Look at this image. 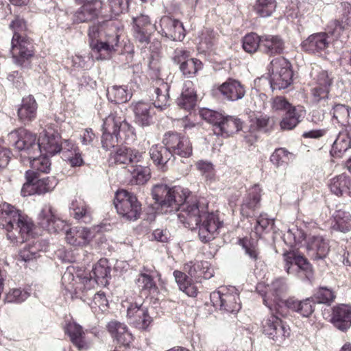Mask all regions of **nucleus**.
Instances as JSON below:
<instances>
[{
	"instance_id": "nucleus-1",
	"label": "nucleus",
	"mask_w": 351,
	"mask_h": 351,
	"mask_svg": "<svg viewBox=\"0 0 351 351\" xmlns=\"http://www.w3.org/2000/svg\"><path fill=\"white\" fill-rule=\"evenodd\" d=\"M152 195L164 213L178 212V218L186 228H198L199 239L204 243L214 239L223 226L215 214L208 212L206 199L192 195L187 189L156 184L152 189Z\"/></svg>"
},
{
	"instance_id": "nucleus-2",
	"label": "nucleus",
	"mask_w": 351,
	"mask_h": 351,
	"mask_svg": "<svg viewBox=\"0 0 351 351\" xmlns=\"http://www.w3.org/2000/svg\"><path fill=\"white\" fill-rule=\"evenodd\" d=\"M0 223L7 231L8 239L15 243L27 241L33 228L27 215L5 202L0 204Z\"/></svg>"
},
{
	"instance_id": "nucleus-3",
	"label": "nucleus",
	"mask_w": 351,
	"mask_h": 351,
	"mask_svg": "<svg viewBox=\"0 0 351 351\" xmlns=\"http://www.w3.org/2000/svg\"><path fill=\"white\" fill-rule=\"evenodd\" d=\"M92 56L97 60H109L117 51L119 35L114 27H105L100 23H94L88 30Z\"/></svg>"
},
{
	"instance_id": "nucleus-4",
	"label": "nucleus",
	"mask_w": 351,
	"mask_h": 351,
	"mask_svg": "<svg viewBox=\"0 0 351 351\" xmlns=\"http://www.w3.org/2000/svg\"><path fill=\"white\" fill-rule=\"evenodd\" d=\"M134 134V128L126 121L122 111L114 109L104 120L102 147L109 150Z\"/></svg>"
},
{
	"instance_id": "nucleus-5",
	"label": "nucleus",
	"mask_w": 351,
	"mask_h": 351,
	"mask_svg": "<svg viewBox=\"0 0 351 351\" xmlns=\"http://www.w3.org/2000/svg\"><path fill=\"white\" fill-rule=\"evenodd\" d=\"M200 115L213 125L214 134L218 136L228 138L242 129L239 119L222 112L204 108L200 110Z\"/></svg>"
},
{
	"instance_id": "nucleus-6",
	"label": "nucleus",
	"mask_w": 351,
	"mask_h": 351,
	"mask_svg": "<svg viewBox=\"0 0 351 351\" xmlns=\"http://www.w3.org/2000/svg\"><path fill=\"white\" fill-rule=\"evenodd\" d=\"M345 29V26L338 20L330 21L325 32H318L310 35L301 43L302 49L308 53H321L329 46L331 39H337Z\"/></svg>"
},
{
	"instance_id": "nucleus-7",
	"label": "nucleus",
	"mask_w": 351,
	"mask_h": 351,
	"mask_svg": "<svg viewBox=\"0 0 351 351\" xmlns=\"http://www.w3.org/2000/svg\"><path fill=\"white\" fill-rule=\"evenodd\" d=\"M310 76L315 86L311 88L313 101L317 104H322L328 99V94L333 84L334 77L332 73L324 70L320 66L314 64L311 66Z\"/></svg>"
},
{
	"instance_id": "nucleus-8",
	"label": "nucleus",
	"mask_w": 351,
	"mask_h": 351,
	"mask_svg": "<svg viewBox=\"0 0 351 351\" xmlns=\"http://www.w3.org/2000/svg\"><path fill=\"white\" fill-rule=\"evenodd\" d=\"M269 83L272 90L287 88L293 82L290 62L282 57L273 59L269 66Z\"/></svg>"
},
{
	"instance_id": "nucleus-9",
	"label": "nucleus",
	"mask_w": 351,
	"mask_h": 351,
	"mask_svg": "<svg viewBox=\"0 0 351 351\" xmlns=\"http://www.w3.org/2000/svg\"><path fill=\"white\" fill-rule=\"evenodd\" d=\"M9 143L21 152V156L31 158L40 154L36 136L24 128L14 130L8 134Z\"/></svg>"
},
{
	"instance_id": "nucleus-10",
	"label": "nucleus",
	"mask_w": 351,
	"mask_h": 351,
	"mask_svg": "<svg viewBox=\"0 0 351 351\" xmlns=\"http://www.w3.org/2000/svg\"><path fill=\"white\" fill-rule=\"evenodd\" d=\"M284 268L288 274L302 280H310L313 277L311 265L306 258L298 252L286 251L283 253Z\"/></svg>"
},
{
	"instance_id": "nucleus-11",
	"label": "nucleus",
	"mask_w": 351,
	"mask_h": 351,
	"mask_svg": "<svg viewBox=\"0 0 351 351\" xmlns=\"http://www.w3.org/2000/svg\"><path fill=\"white\" fill-rule=\"evenodd\" d=\"M114 204L117 213L130 221H135L140 217L141 204L136 196L125 190L118 191L115 194Z\"/></svg>"
},
{
	"instance_id": "nucleus-12",
	"label": "nucleus",
	"mask_w": 351,
	"mask_h": 351,
	"mask_svg": "<svg viewBox=\"0 0 351 351\" xmlns=\"http://www.w3.org/2000/svg\"><path fill=\"white\" fill-rule=\"evenodd\" d=\"M261 285H258L257 291L263 297V303L269 309L274 306L278 309L285 306V297L288 291V285L285 278H277L267 285V291L262 293Z\"/></svg>"
},
{
	"instance_id": "nucleus-13",
	"label": "nucleus",
	"mask_w": 351,
	"mask_h": 351,
	"mask_svg": "<svg viewBox=\"0 0 351 351\" xmlns=\"http://www.w3.org/2000/svg\"><path fill=\"white\" fill-rule=\"evenodd\" d=\"M25 178L26 182L21 189L23 196L44 194L51 191L58 184V180L54 176L39 179L34 171H27Z\"/></svg>"
},
{
	"instance_id": "nucleus-14",
	"label": "nucleus",
	"mask_w": 351,
	"mask_h": 351,
	"mask_svg": "<svg viewBox=\"0 0 351 351\" xmlns=\"http://www.w3.org/2000/svg\"><path fill=\"white\" fill-rule=\"evenodd\" d=\"M10 53L14 64L23 67L34 55L32 40L26 35H13Z\"/></svg>"
},
{
	"instance_id": "nucleus-15",
	"label": "nucleus",
	"mask_w": 351,
	"mask_h": 351,
	"mask_svg": "<svg viewBox=\"0 0 351 351\" xmlns=\"http://www.w3.org/2000/svg\"><path fill=\"white\" fill-rule=\"evenodd\" d=\"M210 300L213 306L219 307L220 311L223 312L237 313L241 308L239 295L234 287L229 290L221 288L211 293Z\"/></svg>"
},
{
	"instance_id": "nucleus-16",
	"label": "nucleus",
	"mask_w": 351,
	"mask_h": 351,
	"mask_svg": "<svg viewBox=\"0 0 351 351\" xmlns=\"http://www.w3.org/2000/svg\"><path fill=\"white\" fill-rule=\"evenodd\" d=\"M172 60L179 66L182 75L186 78L193 77L203 68V64L197 58H192L189 51L177 48L174 50Z\"/></svg>"
},
{
	"instance_id": "nucleus-17",
	"label": "nucleus",
	"mask_w": 351,
	"mask_h": 351,
	"mask_svg": "<svg viewBox=\"0 0 351 351\" xmlns=\"http://www.w3.org/2000/svg\"><path fill=\"white\" fill-rule=\"evenodd\" d=\"M162 143L167 146L173 160L175 156L189 158L192 155L193 147L189 138L181 134L171 131L167 132L165 134Z\"/></svg>"
},
{
	"instance_id": "nucleus-18",
	"label": "nucleus",
	"mask_w": 351,
	"mask_h": 351,
	"mask_svg": "<svg viewBox=\"0 0 351 351\" xmlns=\"http://www.w3.org/2000/svg\"><path fill=\"white\" fill-rule=\"evenodd\" d=\"M81 6L74 12L73 21L75 23L92 22L98 19L103 8L101 0H74Z\"/></svg>"
},
{
	"instance_id": "nucleus-19",
	"label": "nucleus",
	"mask_w": 351,
	"mask_h": 351,
	"mask_svg": "<svg viewBox=\"0 0 351 351\" xmlns=\"http://www.w3.org/2000/svg\"><path fill=\"white\" fill-rule=\"evenodd\" d=\"M154 27L161 36L171 40L181 41L185 37L182 23L169 16H162L158 22H156Z\"/></svg>"
},
{
	"instance_id": "nucleus-20",
	"label": "nucleus",
	"mask_w": 351,
	"mask_h": 351,
	"mask_svg": "<svg viewBox=\"0 0 351 351\" xmlns=\"http://www.w3.org/2000/svg\"><path fill=\"white\" fill-rule=\"evenodd\" d=\"M263 328V333L278 344L281 343L290 335L289 326L274 314L264 320Z\"/></svg>"
},
{
	"instance_id": "nucleus-21",
	"label": "nucleus",
	"mask_w": 351,
	"mask_h": 351,
	"mask_svg": "<svg viewBox=\"0 0 351 351\" xmlns=\"http://www.w3.org/2000/svg\"><path fill=\"white\" fill-rule=\"evenodd\" d=\"M133 36L134 40L142 47H146L149 43L151 35L155 29L147 15L141 14L132 19Z\"/></svg>"
},
{
	"instance_id": "nucleus-22",
	"label": "nucleus",
	"mask_w": 351,
	"mask_h": 351,
	"mask_svg": "<svg viewBox=\"0 0 351 351\" xmlns=\"http://www.w3.org/2000/svg\"><path fill=\"white\" fill-rule=\"evenodd\" d=\"M127 317L130 324L139 330L148 328L152 319L148 313L147 308L143 304H131L127 309Z\"/></svg>"
},
{
	"instance_id": "nucleus-23",
	"label": "nucleus",
	"mask_w": 351,
	"mask_h": 351,
	"mask_svg": "<svg viewBox=\"0 0 351 351\" xmlns=\"http://www.w3.org/2000/svg\"><path fill=\"white\" fill-rule=\"evenodd\" d=\"M38 225L49 233H59L64 230L66 223L56 217L50 205H45L38 217Z\"/></svg>"
},
{
	"instance_id": "nucleus-24",
	"label": "nucleus",
	"mask_w": 351,
	"mask_h": 351,
	"mask_svg": "<svg viewBox=\"0 0 351 351\" xmlns=\"http://www.w3.org/2000/svg\"><path fill=\"white\" fill-rule=\"evenodd\" d=\"M77 278L79 280L78 282L74 278L71 269L68 268L62 277V284L64 285L68 282L69 285L66 289L69 290L74 289L75 293H77L78 290L83 292L93 288L96 284L97 285L96 279L91 273L88 275L87 274L81 276L77 275Z\"/></svg>"
},
{
	"instance_id": "nucleus-25",
	"label": "nucleus",
	"mask_w": 351,
	"mask_h": 351,
	"mask_svg": "<svg viewBox=\"0 0 351 351\" xmlns=\"http://www.w3.org/2000/svg\"><path fill=\"white\" fill-rule=\"evenodd\" d=\"M60 139L61 136L58 132L44 131V133H41L38 139L40 154L43 152L45 154L53 156L60 152Z\"/></svg>"
},
{
	"instance_id": "nucleus-26",
	"label": "nucleus",
	"mask_w": 351,
	"mask_h": 351,
	"mask_svg": "<svg viewBox=\"0 0 351 351\" xmlns=\"http://www.w3.org/2000/svg\"><path fill=\"white\" fill-rule=\"evenodd\" d=\"M261 189L254 185L244 197L241 205V214L243 217L249 218L256 216V210L260 207Z\"/></svg>"
},
{
	"instance_id": "nucleus-27",
	"label": "nucleus",
	"mask_w": 351,
	"mask_h": 351,
	"mask_svg": "<svg viewBox=\"0 0 351 351\" xmlns=\"http://www.w3.org/2000/svg\"><path fill=\"white\" fill-rule=\"evenodd\" d=\"M219 92L224 99L235 101L241 99L245 95L246 90L239 80L228 78L218 87Z\"/></svg>"
},
{
	"instance_id": "nucleus-28",
	"label": "nucleus",
	"mask_w": 351,
	"mask_h": 351,
	"mask_svg": "<svg viewBox=\"0 0 351 351\" xmlns=\"http://www.w3.org/2000/svg\"><path fill=\"white\" fill-rule=\"evenodd\" d=\"M330 322L341 331H346L351 326V307L346 304H339L332 308L329 315Z\"/></svg>"
},
{
	"instance_id": "nucleus-29",
	"label": "nucleus",
	"mask_w": 351,
	"mask_h": 351,
	"mask_svg": "<svg viewBox=\"0 0 351 351\" xmlns=\"http://www.w3.org/2000/svg\"><path fill=\"white\" fill-rule=\"evenodd\" d=\"M38 104L32 95L25 97L18 108L17 113L20 122L27 125L34 121L37 116Z\"/></svg>"
},
{
	"instance_id": "nucleus-30",
	"label": "nucleus",
	"mask_w": 351,
	"mask_h": 351,
	"mask_svg": "<svg viewBox=\"0 0 351 351\" xmlns=\"http://www.w3.org/2000/svg\"><path fill=\"white\" fill-rule=\"evenodd\" d=\"M150 158L158 169L166 171L168 162L171 160L172 154L165 145H154L149 149Z\"/></svg>"
},
{
	"instance_id": "nucleus-31",
	"label": "nucleus",
	"mask_w": 351,
	"mask_h": 351,
	"mask_svg": "<svg viewBox=\"0 0 351 351\" xmlns=\"http://www.w3.org/2000/svg\"><path fill=\"white\" fill-rule=\"evenodd\" d=\"M114 159L117 164L125 165V168L128 169L130 165L142 163L143 153L134 149L121 147L116 151Z\"/></svg>"
},
{
	"instance_id": "nucleus-32",
	"label": "nucleus",
	"mask_w": 351,
	"mask_h": 351,
	"mask_svg": "<svg viewBox=\"0 0 351 351\" xmlns=\"http://www.w3.org/2000/svg\"><path fill=\"white\" fill-rule=\"evenodd\" d=\"M132 110L134 113V121L136 124L144 128L153 123V110L151 104L143 101L132 103Z\"/></svg>"
},
{
	"instance_id": "nucleus-33",
	"label": "nucleus",
	"mask_w": 351,
	"mask_h": 351,
	"mask_svg": "<svg viewBox=\"0 0 351 351\" xmlns=\"http://www.w3.org/2000/svg\"><path fill=\"white\" fill-rule=\"evenodd\" d=\"M315 302L312 296L302 300H298L294 298H289L285 302V306L288 309L295 312L304 317H308L315 311Z\"/></svg>"
},
{
	"instance_id": "nucleus-34",
	"label": "nucleus",
	"mask_w": 351,
	"mask_h": 351,
	"mask_svg": "<svg viewBox=\"0 0 351 351\" xmlns=\"http://www.w3.org/2000/svg\"><path fill=\"white\" fill-rule=\"evenodd\" d=\"M308 250L311 258L314 261H322L330 251L327 240L321 236L312 237L308 243Z\"/></svg>"
},
{
	"instance_id": "nucleus-35",
	"label": "nucleus",
	"mask_w": 351,
	"mask_h": 351,
	"mask_svg": "<svg viewBox=\"0 0 351 351\" xmlns=\"http://www.w3.org/2000/svg\"><path fill=\"white\" fill-rule=\"evenodd\" d=\"M180 108L191 112L197 104V94L191 81L184 83L180 95L176 99Z\"/></svg>"
},
{
	"instance_id": "nucleus-36",
	"label": "nucleus",
	"mask_w": 351,
	"mask_h": 351,
	"mask_svg": "<svg viewBox=\"0 0 351 351\" xmlns=\"http://www.w3.org/2000/svg\"><path fill=\"white\" fill-rule=\"evenodd\" d=\"M66 242L73 246H84L87 245L92 237V234L88 228L75 227L65 230Z\"/></svg>"
},
{
	"instance_id": "nucleus-37",
	"label": "nucleus",
	"mask_w": 351,
	"mask_h": 351,
	"mask_svg": "<svg viewBox=\"0 0 351 351\" xmlns=\"http://www.w3.org/2000/svg\"><path fill=\"white\" fill-rule=\"evenodd\" d=\"M284 41L277 35L265 34L261 36V52L268 56H273L282 53L284 50Z\"/></svg>"
},
{
	"instance_id": "nucleus-38",
	"label": "nucleus",
	"mask_w": 351,
	"mask_h": 351,
	"mask_svg": "<svg viewBox=\"0 0 351 351\" xmlns=\"http://www.w3.org/2000/svg\"><path fill=\"white\" fill-rule=\"evenodd\" d=\"M71 215L80 223H90L92 213L90 207L81 198H75L69 206Z\"/></svg>"
},
{
	"instance_id": "nucleus-39",
	"label": "nucleus",
	"mask_w": 351,
	"mask_h": 351,
	"mask_svg": "<svg viewBox=\"0 0 351 351\" xmlns=\"http://www.w3.org/2000/svg\"><path fill=\"white\" fill-rule=\"evenodd\" d=\"M71 215L80 223H90L92 213L90 207L81 198H75L69 206Z\"/></svg>"
},
{
	"instance_id": "nucleus-40",
	"label": "nucleus",
	"mask_w": 351,
	"mask_h": 351,
	"mask_svg": "<svg viewBox=\"0 0 351 351\" xmlns=\"http://www.w3.org/2000/svg\"><path fill=\"white\" fill-rule=\"evenodd\" d=\"M305 110L302 106H293L284 113L280 126L282 130H291L295 128L303 119Z\"/></svg>"
},
{
	"instance_id": "nucleus-41",
	"label": "nucleus",
	"mask_w": 351,
	"mask_h": 351,
	"mask_svg": "<svg viewBox=\"0 0 351 351\" xmlns=\"http://www.w3.org/2000/svg\"><path fill=\"white\" fill-rule=\"evenodd\" d=\"M350 148H351V125L349 128H343L339 132L332 144L331 152H333V155L336 157H341Z\"/></svg>"
},
{
	"instance_id": "nucleus-42",
	"label": "nucleus",
	"mask_w": 351,
	"mask_h": 351,
	"mask_svg": "<svg viewBox=\"0 0 351 351\" xmlns=\"http://www.w3.org/2000/svg\"><path fill=\"white\" fill-rule=\"evenodd\" d=\"M107 328L119 343L128 346L131 343L132 336L125 324L117 321H111L108 324Z\"/></svg>"
},
{
	"instance_id": "nucleus-43",
	"label": "nucleus",
	"mask_w": 351,
	"mask_h": 351,
	"mask_svg": "<svg viewBox=\"0 0 351 351\" xmlns=\"http://www.w3.org/2000/svg\"><path fill=\"white\" fill-rule=\"evenodd\" d=\"M351 180L346 174L342 173L330 180L329 187L330 191L337 195L351 197Z\"/></svg>"
},
{
	"instance_id": "nucleus-44",
	"label": "nucleus",
	"mask_w": 351,
	"mask_h": 351,
	"mask_svg": "<svg viewBox=\"0 0 351 351\" xmlns=\"http://www.w3.org/2000/svg\"><path fill=\"white\" fill-rule=\"evenodd\" d=\"M156 84L157 85L154 90L156 99L153 104L155 108L162 111L169 106L170 97L169 91L170 86L162 80H157Z\"/></svg>"
},
{
	"instance_id": "nucleus-45",
	"label": "nucleus",
	"mask_w": 351,
	"mask_h": 351,
	"mask_svg": "<svg viewBox=\"0 0 351 351\" xmlns=\"http://www.w3.org/2000/svg\"><path fill=\"white\" fill-rule=\"evenodd\" d=\"M65 332L78 350H82L88 348V345L84 340L85 334L81 326L75 322L69 323L65 328Z\"/></svg>"
},
{
	"instance_id": "nucleus-46",
	"label": "nucleus",
	"mask_w": 351,
	"mask_h": 351,
	"mask_svg": "<svg viewBox=\"0 0 351 351\" xmlns=\"http://www.w3.org/2000/svg\"><path fill=\"white\" fill-rule=\"evenodd\" d=\"M110 271L108 260L101 258L93 266L91 274L96 279L97 285H106L110 278Z\"/></svg>"
},
{
	"instance_id": "nucleus-47",
	"label": "nucleus",
	"mask_w": 351,
	"mask_h": 351,
	"mask_svg": "<svg viewBox=\"0 0 351 351\" xmlns=\"http://www.w3.org/2000/svg\"><path fill=\"white\" fill-rule=\"evenodd\" d=\"M332 118L337 120L343 128H349L351 125V108L343 104H336L330 110Z\"/></svg>"
},
{
	"instance_id": "nucleus-48",
	"label": "nucleus",
	"mask_w": 351,
	"mask_h": 351,
	"mask_svg": "<svg viewBox=\"0 0 351 351\" xmlns=\"http://www.w3.org/2000/svg\"><path fill=\"white\" fill-rule=\"evenodd\" d=\"M128 171L131 175V182L135 184H143L149 179L150 169L141 163L128 166Z\"/></svg>"
},
{
	"instance_id": "nucleus-49",
	"label": "nucleus",
	"mask_w": 351,
	"mask_h": 351,
	"mask_svg": "<svg viewBox=\"0 0 351 351\" xmlns=\"http://www.w3.org/2000/svg\"><path fill=\"white\" fill-rule=\"evenodd\" d=\"M132 95V93L125 86H113L107 92L108 100L115 104L126 103L131 99Z\"/></svg>"
},
{
	"instance_id": "nucleus-50",
	"label": "nucleus",
	"mask_w": 351,
	"mask_h": 351,
	"mask_svg": "<svg viewBox=\"0 0 351 351\" xmlns=\"http://www.w3.org/2000/svg\"><path fill=\"white\" fill-rule=\"evenodd\" d=\"M312 298L315 304H324L330 306L335 300V292L326 286H319L314 291Z\"/></svg>"
},
{
	"instance_id": "nucleus-51",
	"label": "nucleus",
	"mask_w": 351,
	"mask_h": 351,
	"mask_svg": "<svg viewBox=\"0 0 351 351\" xmlns=\"http://www.w3.org/2000/svg\"><path fill=\"white\" fill-rule=\"evenodd\" d=\"M333 228L336 230L348 232L351 230V215L349 212L339 210L334 215Z\"/></svg>"
},
{
	"instance_id": "nucleus-52",
	"label": "nucleus",
	"mask_w": 351,
	"mask_h": 351,
	"mask_svg": "<svg viewBox=\"0 0 351 351\" xmlns=\"http://www.w3.org/2000/svg\"><path fill=\"white\" fill-rule=\"evenodd\" d=\"M156 277L138 276L136 279V284L141 292L145 294L156 295L159 292L158 287L154 279Z\"/></svg>"
},
{
	"instance_id": "nucleus-53",
	"label": "nucleus",
	"mask_w": 351,
	"mask_h": 351,
	"mask_svg": "<svg viewBox=\"0 0 351 351\" xmlns=\"http://www.w3.org/2000/svg\"><path fill=\"white\" fill-rule=\"evenodd\" d=\"M30 162L32 171L41 173H48L51 169V162L49 158V155L45 154L43 152L34 157L28 158Z\"/></svg>"
},
{
	"instance_id": "nucleus-54",
	"label": "nucleus",
	"mask_w": 351,
	"mask_h": 351,
	"mask_svg": "<svg viewBox=\"0 0 351 351\" xmlns=\"http://www.w3.org/2000/svg\"><path fill=\"white\" fill-rule=\"evenodd\" d=\"M276 8V0H256L254 10L260 16L268 17L274 12Z\"/></svg>"
},
{
	"instance_id": "nucleus-55",
	"label": "nucleus",
	"mask_w": 351,
	"mask_h": 351,
	"mask_svg": "<svg viewBox=\"0 0 351 351\" xmlns=\"http://www.w3.org/2000/svg\"><path fill=\"white\" fill-rule=\"evenodd\" d=\"M261 36L256 33L247 34L243 38V49L249 53H253L258 49L261 51Z\"/></svg>"
},
{
	"instance_id": "nucleus-56",
	"label": "nucleus",
	"mask_w": 351,
	"mask_h": 351,
	"mask_svg": "<svg viewBox=\"0 0 351 351\" xmlns=\"http://www.w3.org/2000/svg\"><path fill=\"white\" fill-rule=\"evenodd\" d=\"M293 158V154L285 148L276 149L270 156V161L276 166L279 167L288 164Z\"/></svg>"
},
{
	"instance_id": "nucleus-57",
	"label": "nucleus",
	"mask_w": 351,
	"mask_h": 351,
	"mask_svg": "<svg viewBox=\"0 0 351 351\" xmlns=\"http://www.w3.org/2000/svg\"><path fill=\"white\" fill-rule=\"evenodd\" d=\"M272 127L269 116L266 114H261L255 117L254 120L250 125L251 131H258L260 132L266 133L270 130Z\"/></svg>"
},
{
	"instance_id": "nucleus-58",
	"label": "nucleus",
	"mask_w": 351,
	"mask_h": 351,
	"mask_svg": "<svg viewBox=\"0 0 351 351\" xmlns=\"http://www.w3.org/2000/svg\"><path fill=\"white\" fill-rule=\"evenodd\" d=\"M305 233L298 228L289 229L284 235V240L289 246L293 247L305 239Z\"/></svg>"
},
{
	"instance_id": "nucleus-59",
	"label": "nucleus",
	"mask_w": 351,
	"mask_h": 351,
	"mask_svg": "<svg viewBox=\"0 0 351 351\" xmlns=\"http://www.w3.org/2000/svg\"><path fill=\"white\" fill-rule=\"evenodd\" d=\"M195 167L206 181L212 182L215 180V169L210 162L200 160L195 163Z\"/></svg>"
},
{
	"instance_id": "nucleus-60",
	"label": "nucleus",
	"mask_w": 351,
	"mask_h": 351,
	"mask_svg": "<svg viewBox=\"0 0 351 351\" xmlns=\"http://www.w3.org/2000/svg\"><path fill=\"white\" fill-rule=\"evenodd\" d=\"M39 256V246L36 244L28 245L20 250L18 260L27 263L34 261Z\"/></svg>"
},
{
	"instance_id": "nucleus-61",
	"label": "nucleus",
	"mask_w": 351,
	"mask_h": 351,
	"mask_svg": "<svg viewBox=\"0 0 351 351\" xmlns=\"http://www.w3.org/2000/svg\"><path fill=\"white\" fill-rule=\"evenodd\" d=\"M205 268H207V261L190 262L184 265V269L188 272L191 279H193L196 282L199 281L201 269Z\"/></svg>"
},
{
	"instance_id": "nucleus-62",
	"label": "nucleus",
	"mask_w": 351,
	"mask_h": 351,
	"mask_svg": "<svg viewBox=\"0 0 351 351\" xmlns=\"http://www.w3.org/2000/svg\"><path fill=\"white\" fill-rule=\"evenodd\" d=\"M29 293L27 291H23L21 289H13L5 295V302L7 303H21L26 300L29 297Z\"/></svg>"
},
{
	"instance_id": "nucleus-63",
	"label": "nucleus",
	"mask_w": 351,
	"mask_h": 351,
	"mask_svg": "<svg viewBox=\"0 0 351 351\" xmlns=\"http://www.w3.org/2000/svg\"><path fill=\"white\" fill-rule=\"evenodd\" d=\"M239 244L245 250V254L249 256L250 258L254 261L257 260L258 252L256 245L251 240L246 238L241 239L239 240Z\"/></svg>"
},
{
	"instance_id": "nucleus-64",
	"label": "nucleus",
	"mask_w": 351,
	"mask_h": 351,
	"mask_svg": "<svg viewBox=\"0 0 351 351\" xmlns=\"http://www.w3.org/2000/svg\"><path fill=\"white\" fill-rule=\"evenodd\" d=\"M272 108L276 111H282L286 112L294 106L282 96H277L274 98L272 101Z\"/></svg>"
}]
</instances>
